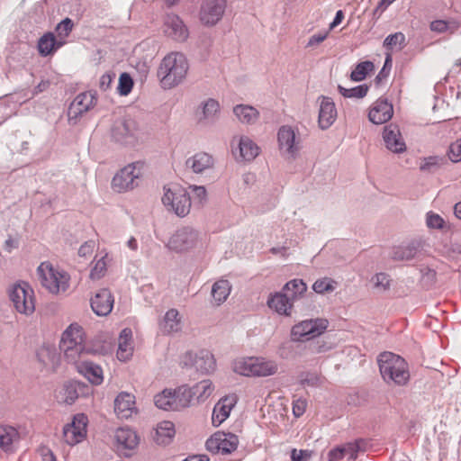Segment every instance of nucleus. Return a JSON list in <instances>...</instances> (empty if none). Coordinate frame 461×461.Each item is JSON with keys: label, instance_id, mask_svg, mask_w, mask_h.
I'll list each match as a JSON object with an SVG mask.
<instances>
[{"label": "nucleus", "instance_id": "b1692460", "mask_svg": "<svg viewBox=\"0 0 461 461\" xmlns=\"http://www.w3.org/2000/svg\"><path fill=\"white\" fill-rule=\"evenodd\" d=\"M76 369L93 385H100L104 382V371L102 366L91 361L89 357L79 364Z\"/></svg>", "mask_w": 461, "mask_h": 461}, {"label": "nucleus", "instance_id": "393cba45", "mask_svg": "<svg viewBox=\"0 0 461 461\" xmlns=\"http://www.w3.org/2000/svg\"><path fill=\"white\" fill-rule=\"evenodd\" d=\"M135 396L131 393L122 392L114 400V411L118 418L128 419L136 412Z\"/></svg>", "mask_w": 461, "mask_h": 461}, {"label": "nucleus", "instance_id": "aec40b11", "mask_svg": "<svg viewBox=\"0 0 461 461\" xmlns=\"http://www.w3.org/2000/svg\"><path fill=\"white\" fill-rule=\"evenodd\" d=\"M383 139L385 147L390 151L399 154L406 150L405 141L397 125L391 123L384 126L383 131Z\"/></svg>", "mask_w": 461, "mask_h": 461}, {"label": "nucleus", "instance_id": "0e129e2a", "mask_svg": "<svg viewBox=\"0 0 461 461\" xmlns=\"http://www.w3.org/2000/svg\"><path fill=\"white\" fill-rule=\"evenodd\" d=\"M328 36V32L323 33L313 34L310 37L307 46L312 47L322 42Z\"/></svg>", "mask_w": 461, "mask_h": 461}, {"label": "nucleus", "instance_id": "412c9836", "mask_svg": "<svg viewBox=\"0 0 461 461\" xmlns=\"http://www.w3.org/2000/svg\"><path fill=\"white\" fill-rule=\"evenodd\" d=\"M113 296L107 288L100 289L90 302L93 312L98 316L108 315L113 310Z\"/></svg>", "mask_w": 461, "mask_h": 461}, {"label": "nucleus", "instance_id": "bf43d9fd", "mask_svg": "<svg viewBox=\"0 0 461 461\" xmlns=\"http://www.w3.org/2000/svg\"><path fill=\"white\" fill-rule=\"evenodd\" d=\"M345 456L344 448L341 446H337L331 448L327 455L328 461H339Z\"/></svg>", "mask_w": 461, "mask_h": 461}, {"label": "nucleus", "instance_id": "4be33fe9", "mask_svg": "<svg viewBox=\"0 0 461 461\" xmlns=\"http://www.w3.org/2000/svg\"><path fill=\"white\" fill-rule=\"evenodd\" d=\"M319 110V126L321 130L329 129L337 118L335 104L330 97L321 95Z\"/></svg>", "mask_w": 461, "mask_h": 461}, {"label": "nucleus", "instance_id": "09e8293b", "mask_svg": "<svg viewBox=\"0 0 461 461\" xmlns=\"http://www.w3.org/2000/svg\"><path fill=\"white\" fill-rule=\"evenodd\" d=\"M374 285L379 291L384 292L390 288L391 279L385 273H378L373 278Z\"/></svg>", "mask_w": 461, "mask_h": 461}, {"label": "nucleus", "instance_id": "4c0bfd02", "mask_svg": "<svg viewBox=\"0 0 461 461\" xmlns=\"http://www.w3.org/2000/svg\"><path fill=\"white\" fill-rule=\"evenodd\" d=\"M155 405L164 411H177V405L175 404L174 393L171 389H165L154 397Z\"/></svg>", "mask_w": 461, "mask_h": 461}, {"label": "nucleus", "instance_id": "c9c22d12", "mask_svg": "<svg viewBox=\"0 0 461 461\" xmlns=\"http://www.w3.org/2000/svg\"><path fill=\"white\" fill-rule=\"evenodd\" d=\"M62 42H58L52 32H47L38 41V50L41 56L46 57L59 49Z\"/></svg>", "mask_w": 461, "mask_h": 461}, {"label": "nucleus", "instance_id": "79ce46f5", "mask_svg": "<svg viewBox=\"0 0 461 461\" xmlns=\"http://www.w3.org/2000/svg\"><path fill=\"white\" fill-rule=\"evenodd\" d=\"M429 27L432 32L454 33L459 28V23L456 21L436 20L430 23Z\"/></svg>", "mask_w": 461, "mask_h": 461}, {"label": "nucleus", "instance_id": "a18cd8bd", "mask_svg": "<svg viewBox=\"0 0 461 461\" xmlns=\"http://www.w3.org/2000/svg\"><path fill=\"white\" fill-rule=\"evenodd\" d=\"M334 281L330 278L325 277L318 279L314 282L312 289L317 294H324L325 292H332L335 289L333 285Z\"/></svg>", "mask_w": 461, "mask_h": 461}, {"label": "nucleus", "instance_id": "f704fd0d", "mask_svg": "<svg viewBox=\"0 0 461 461\" xmlns=\"http://www.w3.org/2000/svg\"><path fill=\"white\" fill-rule=\"evenodd\" d=\"M420 244L416 241H411L405 246H399L393 248L392 251V258L395 260H411L418 253Z\"/></svg>", "mask_w": 461, "mask_h": 461}, {"label": "nucleus", "instance_id": "7c9ffc66", "mask_svg": "<svg viewBox=\"0 0 461 461\" xmlns=\"http://www.w3.org/2000/svg\"><path fill=\"white\" fill-rule=\"evenodd\" d=\"M131 330L124 329L121 331L118 341L117 358L121 361L128 360L132 355V347L131 344Z\"/></svg>", "mask_w": 461, "mask_h": 461}, {"label": "nucleus", "instance_id": "9d476101", "mask_svg": "<svg viewBox=\"0 0 461 461\" xmlns=\"http://www.w3.org/2000/svg\"><path fill=\"white\" fill-rule=\"evenodd\" d=\"M138 124L131 117L117 119L112 128V138L122 144H132L136 140Z\"/></svg>", "mask_w": 461, "mask_h": 461}, {"label": "nucleus", "instance_id": "c85d7f7f", "mask_svg": "<svg viewBox=\"0 0 461 461\" xmlns=\"http://www.w3.org/2000/svg\"><path fill=\"white\" fill-rule=\"evenodd\" d=\"M186 167L195 174H201L214 165L213 158L206 152H198L185 161Z\"/></svg>", "mask_w": 461, "mask_h": 461}, {"label": "nucleus", "instance_id": "0eeeda50", "mask_svg": "<svg viewBox=\"0 0 461 461\" xmlns=\"http://www.w3.org/2000/svg\"><path fill=\"white\" fill-rule=\"evenodd\" d=\"M9 297L15 310L26 316L32 315L35 311L34 291L26 282L13 285Z\"/></svg>", "mask_w": 461, "mask_h": 461}, {"label": "nucleus", "instance_id": "680f3d73", "mask_svg": "<svg viewBox=\"0 0 461 461\" xmlns=\"http://www.w3.org/2000/svg\"><path fill=\"white\" fill-rule=\"evenodd\" d=\"M306 400L299 398L293 402V413L295 417H301L306 410Z\"/></svg>", "mask_w": 461, "mask_h": 461}, {"label": "nucleus", "instance_id": "37998d69", "mask_svg": "<svg viewBox=\"0 0 461 461\" xmlns=\"http://www.w3.org/2000/svg\"><path fill=\"white\" fill-rule=\"evenodd\" d=\"M375 66L371 61L358 63L350 74L353 81L359 82L366 78V75L374 69Z\"/></svg>", "mask_w": 461, "mask_h": 461}, {"label": "nucleus", "instance_id": "f257e3e1", "mask_svg": "<svg viewBox=\"0 0 461 461\" xmlns=\"http://www.w3.org/2000/svg\"><path fill=\"white\" fill-rule=\"evenodd\" d=\"M59 348L64 353L65 360L78 366L86 360L90 355L103 354L99 349L87 347L85 344V333L77 323L70 324L62 333Z\"/></svg>", "mask_w": 461, "mask_h": 461}, {"label": "nucleus", "instance_id": "6ab92c4d", "mask_svg": "<svg viewBox=\"0 0 461 461\" xmlns=\"http://www.w3.org/2000/svg\"><path fill=\"white\" fill-rule=\"evenodd\" d=\"M277 140L281 151L289 157L294 158L300 149L299 141H296V134L291 126H282L277 133Z\"/></svg>", "mask_w": 461, "mask_h": 461}, {"label": "nucleus", "instance_id": "a878e982", "mask_svg": "<svg viewBox=\"0 0 461 461\" xmlns=\"http://www.w3.org/2000/svg\"><path fill=\"white\" fill-rule=\"evenodd\" d=\"M220 115V104L209 98L201 104V111L197 112L198 122L203 125L213 124Z\"/></svg>", "mask_w": 461, "mask_h": 461}, {"label": "nucleus", "instance_id": "ddd939ff", "mask_svg": "<svg viewBox=\"0 0 461 461\" xmlns=\"http://www.w3.org/2000/svg\"><path fill=\"white\" fill-rule=\"evenodd\" d=\"M86 425L87 417L85 414L74 416L72 422L63 428L64 441L69 446L81 442L86 436Z\"/></svg>", "mask_w": 461, "mask_h": 461}, {"label": "nucleus", "instance_id": "e433bc0d", "mask_svg": "<svg viewBox=\"0 0 461 461\" xmlns=\"http://www.w3.org/2000/svg\"><path fill=\"white\" fill-rule=\"evenodd\" d=\"M174 393L175 404L177 405V411L189 407L194 399V394L190 387L183 385L176 390H172Z\"/></svg>", "mask_w": 461, "mask_h": 461}, {"label": "nucleus", "instance_id": "423d86ee", "mask_svg": "<svg viewBox=\"0 0 461 461\" xmlns=\"http://www.w3.org/2000/svg\"><path fill=\"white\" fill-rule=\"evenodd\" d=\"M143 166L142 162L137 161L122 168L112 180L113 189L118 193H122L138 186L142 176Z\"/></svg>", "mask_w": 461, "mask_h": 461}, {"label": "nucleus", "instance_id": "8fccbe9b", "mask_svg": "<svg viewBox=\"0 0 461 461\" xmlns=\"http://www.w3.org/2000/svg\"><path fill=\"white\" fill-rule=\"evenodd\" d=\"M230 408L225 405L221 406L219 409L215 407L212 411V420L214 426L221 424L230 414Z\"/></svg>", "mask_w": 461, "mask_h": 461}, {"label": "nucleus", "instance_id": "3c124183", "mask_svg": "<svg viewBox=\"0 0 461 461\" xmlns=\"http://www.w3.org/2000/svg\"><path fill=\"white\" fill-rule=\"evenodd\" d=\"M405 36L402 32H395L388 35L384 41V46L388 50H393L396 45H402Z\"/></svg>", "mask_w": 461, "mask_h": 461}, {"label": "nucleus", "instance_id": "49530a36", "mask_svg": "<svg viewBox=\"0 0 461 461\" xmlns=\"http://www.w3.org/2000/svg\"><path fill=\"white\" fill-rule=\"evenodd\" d=\"M133 80L128 73L121 74L119 77L118 91L122 95H127L132 89Z\"/></svg>", "mask_w": 461, "mask_h": 461}, {"label": "nucleus", "instance_id": "72a5a7b5", "mask_svg": "<svg viewBox=\"0 0 461 461\" xmlns=\"http://www.w3.org/2000/svg\"><path fill=\"white\" fill-rule=\"evenodd\" d=\"M240 156L243 160L251 161L259 154L258 146L249 137H240L239 141Z\"/></svg>", "mask_w": 461, "mask_h": 461}, {"label": "nucleus", "instance_id": "ea45409f", "mask_svg": "<svg viewBox=\"0 0 461 461\" xmlns=\"http://www.w3.org/2000/svg\"><path fill=\"white\" fill-rule=\"evenodd\" d=\"M306 291V284L297 278L287 282L283 287V292H285L294 302L301 298Z\"/></svg>", "mask_w": 461, "mask_h": 461}, {"label": "nucleus", "instance_id": "a211bd4d", "mask_svg": "<svg viewBox=\"0 0 461 461\" xmlns=\"http://www.w3.org/2000/svg\"><path fill=\"white\" fill-rule=\"evenodd\" d=\"M165 34L179 42L185 41L189 35L188 29L184 22L176 14H167L164 23Z\"/></svg>", "mask_w": 461, "mask_h": 461}, {"label": "nucleus", "instance_id": "a19ab883", "mask_svg": "<svg viewBox=\"0 0 461 461\" xmlns=\"http://www.w3.org/2000/svg\"><path fill=\"white\" fill-rule=\"evenodd\" d=\"M230 289L231 286L228 280H219L213 284L212 296L218 305L228 298Z\"/></svg>", "mask_w": 461, "mask_h": 461}, {"label": "nucleus", "instance_id": "f8f14e48", "mask_svg": "<svg viewBox=\"0 0 461 461\" xmlns=\"http://www.w3.org/2000/svg\"><path fill=\"white\" fill-rule=\"evenodd\" d=\"M206 448L212 453L230 454L239 445V438L235 434L217 432L207 439Z\"/></svg>", "mask_w": 461, "mask_h": 461}, {"label": "nucleus", "instance_id": "1a4fd4ad", "mask_svg": "<svg viewBox=\"0 0 461 461\" xmlns=\"http://www.w3.org/2000/svg\"><path fill=\"white\" fill-rule=\"evenodd\" d=\"M328 327L325 319H309L295 324L291 330V338L294 341L308 340L320 336Z\"/></svg>", "mask_w": 461, "mask_h": 461}, {"label": "nucleus", "instance_id": "13d9d810", "mask_svg": "<svg viewBox=\"0 0 461 461\" xmlns=\"http://www.w3.org/2000/svg\"><path fill=\"white\" fill-rule=\"evenodd\" d=\"M312 456V452L309 450H297L293 448L291 450V461H307Z\"/></svg>", "mask_w": 461, "mask_h": 461}, {"label": "nucleus", "instance_id": "dca6fc26", "mask_svg": "<svg viewBox=\"0 0 461 461\" xmlns=\"http://www.w3.org/2000/svg\"><path fill=\"white\" fill-rule=\"evenodd\" d=\"M97 102L96 94L91 91L80 93L68 108L69 120H77L83 113L93 108Z\"/></svg>", "mask_w": 461, "mask_h": 461}, {"label": "nucleus", "instance_id": "9b49d317", "mask_svg": "<svg viewBox=\"0 0 461 461\" xmlns=\"http://www.w3.org/2000/svg\"><path fill=\"white\" fill-rule=\"evenodd\" d=\"M227 0H203L200 9V20L207 26L218 23L226 10Z\"/></svg>", "mask_w": 461, "mask_h": 461}, {"label": "nucleus", "instance_id": "cd10ccee", "mask_svg": "<svg viewBox=\"0 0 461 461\" xmlns=\"http://www.w3.org/2000/svg\"><path fill=\"white\" fill-rule=\"evenodd\" d=\"M159 327L163 334H173L182 330V318L176 309H169L159 322Z\"/></svg>", "mask_w": 461, "mask_h": 461}, {"label": "nucleus", "instance_id": "5fc2aeb1", "mask_svg": "<svg viewBox=\"0 0 461 461\" xmlns=\"http://www.w3.org/2000/svg\"><path fill=\"white\" fill-rule=\"evenodd\" d=\"M444 222V220L438 214L432 212L427 213L426 223L429 228L442 229Z\"/></svg>", "mask_w": 461, "mask_h": 461}, {"label": "nucleus", "instance_id": "69168bd1", "mask_svg": "<svg viewBox=\"0 0 461 461\" xmlns=\"http://www.w3.org/2000/svg\"><path fill=\"white\" fill-rule=\"evenodd\" d=\"M42 461H57L53 452L47 447H41L40 449Z\"/></svg>", "mask_w": 461, "mask_h": 461}, {"label": "nucleus", "instance_id": "052dcab7", "mask_svg": "<svg viewBox=\"0 0 461 461\" xmlns=\"http://www.w3.org/2000/svg\"><path fill=\"white\" fill-rule=\"evenodd\" d=\"M342 447L344 448V453L349 454V459L350 460H356L357 457V453L359 452V446L357 443L348 442L345 445H342Z\"/></svg>", "mask_w": 461, "mask_h": 461}, {"label": "nucleus", "instance_id": "4468645a", "mask_svg": "<svg viewBox=\"0 0 461 461\" xmlns=\"http://www.w3.org/2000/svg\"><path fill=\"white\" fill-rule=\"evenodd\" d=\"M198 240V232L190 227H183L177 230L168 241L169 249L182 252L195 246Z\"/></svg>", "mask_w": 461, "mask_h": 461}, {"label": "nucleus", "instance_id": "338daca9", "mask_svg": "<svg viewBox=\"0 0 461 461\" xmlns=\"http://www.w3.org/2000/svg\"><path fill=\"white\" fill-rule=\"evenodd\" d=\"M438 159L437 157H429L425 158L424 163L420 165V168L422 171L430 170L433 167L438 166Z\"/></svg>", "mask_w": 461, "mask_h": 461}, {"label": "nucleus", "instance_id": "774afa93", "mask_svg": "<svg viewBox=\"0 0 461 461\" xmlns=\"http://www.w3.org/2000/svg\"><path fill=\"white\" fill-rule=\"evenodd\" d=\"M94 249V243L93 242H85L83 245L80 246L78 249V255L80 257H86L87 255H90L93 252Z\"/></svg>", "mask_w": 461, "mask_h": 461}, {"label": "nucleus", "instance_id": "2f4dec72", "mask_svg": "<svg viewBox=\"0 0 461 461\" xmlns=\"http://www.w3.org/2000/svg\"><path fill=\"white\" fill-rule=\"evenodd\" d=\"M176 433L174 423L163 420L157 425L154 440L158 445H167L171 442Z\"/></svg>", "mask_w": 461, "mask_h": 461}, {"label": "nucleus", "instance_id": "5701e85b", "mask_svg": "<svg viewBox=\"0 0 461 461\" xmlns=\"http://www.w3.org/2000/svg\"><path fill=\"white\" fill-rule=\"evenodd\" d=\"M393 114V104L386 99H378L370 108L368 118L374 124H383L388 122Z\"/></svg>", "mask_w": 461, "mask_h": 461}, {"label": "nucleus", "instance_id": "f3484780", "mask_svg": "<svg viewBox=\"0 0 461 461\" xmlns=\"http://www.w3.org/2000/svg\"><path fill=\"white\" fill-rule=\"evenodd\" d=\"M116 449L125 456H130L131 451L138 446L139 438L135 431L130 428H119L114 434Z\"/></svg>", "mask_w": 461, "mask_h": 461}, {"label": "nucleus", "instance_id": "6e6552de", "mask_svg": "<svg viewBox=\"0 0 461 461\" xmlns=\"http://www.w3.org/2000/svg\"><path fill=\"white\" fill-rule=\"evenodd\" d=\"M164 189L165 193L162 197L164 205L172 210L179 217L187 215L191 208L190 194L180 186Z\"/></svg>", "mask_w": 461, "mask_h": 461}, {"label": "nucleus", "instance_id": "864d4df0", "mask_svg": "<svg viewBox=\"0 0 461 461\" xmlns=\"http://www.w3.org/2000/svg\"><path fill=\"white\" fill-rule=\"evenodd\" d=\"M74 23L70 18H65L56 27V32L60 38H66L72 32Z\"/></svg>", "mask_w": 461, "mask_h": 461}, {"label": "nucleus", "instance_id": "de8ad7c7", "mask_svg": "<svg viewBox=\"0 0 461 461\" xmlns=\"http://www.w3.org/2000/svg\"><path fill=\"white\" fill-rule=\"evenodd\" d=\"M194 203L203 205L207 201V191L203 185H190Z\"/></svg>", "mask_w": 461, "mask_h": 461}, {"label": "nucleus", "instance_id": "39448f33", "mask_svg": "<svg viewBox=\"0 0 461 461\" xmlns=\"http://www.w3.org/2000/svg\"><path fill=\"white\" fill-rule=\"evenodd\" d=\"M37 271L41 285L50 293L58 294L68 288L69 276L66 272L54 268L49 263H41Z\"/></svg>", "mask_w": 461, "mask_h": 461}, {"label": "nucleus", "instance_id": "4d7b16f0", "mask_svg": "<svg viewBox=\"0 0 461 461\" xmlns=\"http://www.w3.org/2000/svg\"><path fill=\"white\" fill-rule=\"evenodd\" d=\"M391 68H392V59H391V56L388 55L385 59L384 67L379 71L378 75L375 77V81L376 84L381 83L383 80H384L388 77Z\"/></svg>", "mask_w": 461, "mask_h": 461}, {"label": "nucleus", "instance_id": "473e14b6", "mask_svg": "<svg viewBox=\"0 0 461 461\" xmlns=\"http://www.w3.org/2000/svg\"><path fill=\"white\" fill-rule=\"evenodd\" d=\"M233 113L240 122L246 124L255 123L259 117V112L255 107L249 104H238L234 106Z\"/></svg>", "mask_w": 461, "mask_h": 461}, {"label": "nucleus", "instance_id": "58836bf2", "mask_svg": "<svg viewBox=\"0 0 461 461\" xmlns=\"http://www.w3.org/2000/svg\"><path fill=\"white\" fill-rule=\"evenodd\" d=\"M194 397L198 402L207 400L214 391V386L211 380L206 379L197 383L191 387Z\"/></svg>", "mask_w": 461, "mask_h": 461}, {"label": "nucleus", "instance_id": "2eb2a0df", "mask_svg": "<svg viewBox=\"0 0 461 461\" xmlns=\"http://www.w3.org/2000/svg\"><path fill=\"white\" fill-rule=\"evenodd\" d=\"M185 358V366L190 365L202 374H209L215 369L216 363L214 357L206 349L200 350L194 356L191 352H188Z\"/></svg>", "mask_w": 461, "mask_h": 461}, {"label": "nucleus", "instance_id": "c756f323", "mask_svg": "<svg viewBox=\"0 0 461 461\" xmlns=\"http://www.w3.org/2000/svg\"><path fill=\"white\" fill-rule=\"evenodd\" d=\"M19 432L12 426H0V447L5 452L14 451V443L18 441Z\"/></svg>", "mask_w": 461, "mask_h": 461}, {"label": "nucleus", "instance_id": "bb28decb", "mask_svg": "<svg viewBox=\"0 0 461 461\" xmlns=\"http://www.w3.org/2000/svg\"><path fill=\"white\" fill-rule=\"evenodd\" d=\"M294 301L285 293L280 292L267 300V305L281 315L290 316Z\"/></svg>", "mask_w": 461, "mask_h": 461}, {"label": "nucleus", "instance_id": "c03bdc74", "mask_svg": "<svg viewBox=\"0 0 461 461\" xmlns=\"http://www.w3.org/2000/svg\"><path fill=\"white\" fill-rule=\"evenodd\" d=\"M338 90L346 98H363L368 92V86L365 84L352 88H345L342 86H339Z\"/></svg>", "mask_w": 461, "mask_h": 461}, {"label": "nucleus", "instance_id": "f03ea898", "mask_svg": "<svg viewBox=\"0 0 461 461\" xmlns=\"http://www.w3.org/2000/svg\"><path fill=\"white\" fill-rule=\"evenodd\" d=\"M188 62L180 52H172L161 61L158 69V77L164 89H171L178 86L186 77Z\"/></svg>", "mask_w": 461, "mask_h": 461}, {"label": "nucleus", "instance_id": "6e6d98bb", "mask_svg": "<svg viewBox=\"0 0 461 461\" xmlns=\"http://www.w3.org/2000/svg\"><path fill=\"white\" fill-rule=\"evenodd\" d=\"M448 157L453 162L461 161V139L449 146Z\"/></svg>", "mask_w": 461, "mask_h": 461}, {"label": "nucleus", "instance_id": "e2e57ef3", "mask_svg": "<svg viewBox=\"0 0 461 461\" xmlns=\"http://www.w3.org/2000/svg\"><path fill=\"white\" fill-rule=\"evenodd\" d=\"M114 77H115V74L114 73H112V74L111 73H105V74H104L100 77V80H99V87H100V89L103 90V91H106L110 87V86H111V84H112V82H113Z\"/></svg>", "mask_w": 461, "mask_h": 461}, {"label": "nucleus", "instance_id": "7ed1b4c3", "mask_svg": "<svg viewBox=\"0 0 461 461\" xmlns=\"http://www.w3.org/2000/svg\"><path fill=\"white\" fill-rule=\"evenodd\" d=\"M379 370L384 382L395 385H405L410 380L407 362L392 352H383L377 358Z\"/></svg>", "mask_w": 461, "mask_h": 461}, {"label": "nucleus", "instance_id": "603ef678", "mask_svg": "<svg viewBox=\"0 0 461 461\" xmlns=\"http://www.w3.org/2000/svg\"><path fill=\"white\" fill-rule=\"evenodd\" d=\"M104 257L97 260L94 266V267L90 271V278L93 280H97L103 277L106 273V262L104 260Z\"/></svg>", "mask_w": 461, "mask_h": 461}, {"label": "nucleus", "instance_id": "20e7f679", "mask_svg": "<svg viewBox=\"0 0 461 461\" xmlns=\"http://www.w3.org/2000/svg\"><path fill=\"white\" fill-rule=\"evenodd\" d=\"M233 370L244 376H267L277 372V365L274 361L251 357L236 360Z\"/></svg>", "mask_w": 461, "mask_h": 461}]
</instances>
